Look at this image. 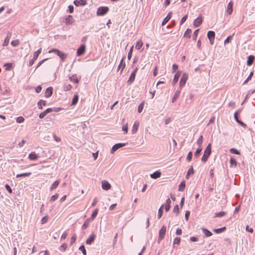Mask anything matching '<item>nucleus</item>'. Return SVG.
<instances>
[{
  "label": "nucleus",
  "instance_id": "nucleus-1",
  "mask_svg": "<svg viewBox=\"0 0 255 255\" xmlns=\"http://www.w3.org/2000/svg\"><path fill=\"white\" fill-rule=\"evenodd\" d=\"M211 153V143H209L206 147L205 150H204V155L201 158L202 161H203V162H206L207 161Z\"/></svg>",
  "mask_w": 255,
  "mask_h": 255
},
{
  "label": "nucleus",
  "instance_id": "nucleus-13",
  "mask_svg": "<svg viewBox=\"0 0 255 255\" xmlns=\"http://www.w3.org/2000/svg\"><path fill=\"white\" fill-rule=\"evenodd\" d=\"M202 22V17L201 16H198L194 22V26L195 27H199Z\"/></svg>",
  "mask_w": 255,
  "mask_h": 255
},
{
  "label": "nucleus",
  "instance_id": "nucleus-42",
  "mask_svg": "<svg viewBox=\"0 0 255 255\" xmlns=\"http://www.w3.org/2000/svg\"><path fill=\"white\" fill-rule=\"evenodd\" d=\"M230 151L232 154H236L237 155L240 154V152H239V151L234 148H231Z\"/></svg>",
  "mask_w": 255,
  "mask_h": 255
},
{
  "label": "nucleus",
  "instance_id": "nucleus-56",
  "mask_svg": "<svg viewBox=\"0 0 255 255\" xmlns=\"http://www.w3.org/2000/svg\"><path fill=\"white\" fill-rule=\"evenodd\" d=\"M24 121V119L22 117H18L16 119V122L18 123H22Z\"/></svg>",
  "mask_w": 255,
  "mask_h": 255
},
{
  "label": "nucleus",
  "instance_id": "nucleus-39",
  "mask_svg": "<svg viewBox=\"0 0 255 255\" xmlns=\"http://www.w3.org/2000/svg\"><path fill=\"white\" fill-rule=\"evenodd\" d=\"M203 135H201L197 141V144L199 145V147H201V145L203 142Z\"/></svg>",
  "mask_w": 255,
  "mask_h": 255
},
{
  "label": "nucleus",
  "instance_id": "nucleus-41",
  "mask_svg": "<svg viewBox=\"0 0 255 255\" xmlns=\"http://www.w3.org/2000/svg\"><path fill=\"white\" fill-rule=\"evenodd\" d=\"M98 209H95L91 215V217L92 220H94L95 218V217L97 216V215L98 214Z\"/></svg>",
  "mask_w": 255,
  "mask_h": 255
},
{
  "label": "nucleus",
  "instance_id": "nucleus-28",
  "mask_svg": "<svg viewBox=\"0 0 255 255\" xmlns=\"http://www.w3.org/2000/svg\"><path fill=\"white\" fill-rule=\"evenodd\" d=\"M78 99L79 96L78 94H75L72 99V105H75L77 103Z\"/></svg>",
  "mask_w": 255,
  "mask_h": 255
},
{
  "label": "nucleus",
  "instance_id": "nucleus-63",
  "mask_svg": "<svg viewBox=\"0 0 255 255\" xmlns=\"http://www.w3.org/2000/svg\"><path fill=\"white\" fill-rule=\"evenodd\" d=\"M179 206L178 205H176L174 206V208H173V211L174 212H175L177 213V215L179 213Z\"/></svg>",
  "mask_w": 255,
  "mask_h": 255
},
{
  "label": "nucleus",
  "instance_id": "nucleus-16",
  "mask_svg": "<svg viewBox=\"0 0 255 255\" xmlns=\"http://www.w3.org/2000/svg\"><path fill=\"white\" fill-rule=\"evenodd\" d=\"M139 122H138L137 121L135 122V123H134V125L132 126V129H131V133L132 134H134V133H135L136 131L137 130V129L139 127Z\"/></svg>",
  "mask_w": 255,
  "mask_h": 255
},
{
  "label": "nucleus",
  "instance_id": "nucleus-10",
  "mask_svg": "<svg viewBox=\"0 0 255 255\" xmlns=\"http://www.w3.org/2000/svg\"><path fill=\"white\" fill-rule=\"evenodd\" d=\"M96 237V235L93 233L92 235L87 239L86 243L87 245H91L95 240Z\"/></svg>",
  "mask_w": 255,
  "mask_h": 255
},
{
  "label": "nucleus",
  "instance_id": "nucleus-14",
  "mask_svg": "<svg viewBox=\"0 0 255 255\" xmlns=\"http://www.w3.org/2000/svg\"><path fill=\"white\" fill-rule=\"evenodd\" d=\"M52 88L51 87H49L47 88L45 92V97L47 98H49L52 95Z\"/></svg>",
  "mask_w": 255,
  "mask_h": 255
},
{
  "label": "nucleus",
  "instance_id": "nucleus-49",
  "mask_svg": "<svg viewBox=\"0 0 255 255\" xmlns=\"http://www.w3.org/2000/svg\"><path fill=\"white\" fill-rule=\"evenodd\" d=\"M253 75H254L253 72H251L250 73L249 76L247 78V79L244 81V84H247L248 82V81L251 79V78H252V76H253Z\"/></svg>",
  "mask_w": 255,
  "mask_h": 255
},
{
  "label": "nucleus",
  "instance_id": "nucleus-36",
  "mask_svg": "<svg viewBox=\"0 0 255 255\" xmlns=\"http://www.w3.org/2000/svg\"><path fill=\"white\" fill-rule=\"evenodd\" d=\"M31 174V172L24 173H21V174H17L16 177L17 178L21 177H26V176H28L30 175Z\"/></svg>",
  "mask_w": 255,
  "mask_h": 255
},
{
  "label": "nucleus",
  "instance_id": "nucleus-30",
  "mask_svg": "<svg viewBox=\"0 0 255 255\" xmlns=\"http://www.w3.org/2000/svg\"><path fill=\"white\" fill-rule=\"evenodd\" d=\"M194 174V170H193V166H191L190 167V168L189 169V170H188V171H187V174H186V178L187 179H188L189 178V176L190 175H192V174Z\"/></svg>",
  "mask_w": 255,
  "mask_h": 255
},
{
  "label": "nucleus",
  "instance_id": "nucleus-53",
  "mask_svg": "<svg viewBox=\"0 0 255 255\" xmlns=\"http://www.w3.org/2000/svg\"><path fill=\"white\" fill-rule=\"evenodd\" d=\"M226 214V213L225 212H219V213H217L215 214V217H223L224 216H225Z\"/></svg>",
  "mask_w": 255,
  "mask_h": 255
},
{
  "label": "nucleus",
  "instance_id": "nucleus-47",
  "mask_svg": "<svg viewBox=\"0 0 255 255\" xmlns=\"http://www.w3.org/2000/svg\"><path fill=\"white\" fill-rule=\"evenodd\" d=\"M193 156V153L191 151L188 152V155L186 157V160L187 161H190L192 159Z\"/></svg>",
  "mask_w": 255,
  "mask_h": 255
},
{
  "label": "nucleus",
  "instance_id": "nucleus-50",
  "mask_svg": "<svg viewBox=\"0 0 255 255\" xmlns=\"http://www.w3.org/2000/svg\"><path fill=\"white\" fill-rule=\"evenodd\" d=\"M4 67H5V70H10L12 66V63H6L4 65Z\"/></svg>",
  "mask_w": 255,
  "mask_h": 255
},
{
  "label": "nucleus",
  "instance_id": "nucleus-12",
  "mask_svg": "<svg viewBox=\"0 0 255 255\" xmlns=\"http://www.w3.org/2000/svg\"><path fill=\"white\" fill-rule=\"evenodd\" d=\"M53 109L52 108H48L44 112L40 114L39 117L40 119H43L48 113L52 112Z\"/></svg>",
  "mask_w": 255,
  "mask_h": 255
},
{
  "label": "nucleus",
  "instance_id": "nucleus-24",
  "mask_svg": "<svg viewBox=\"0 0 255 255\" xmlns=\"http://www.w3.org/2000/svg\"><path fill=\"white\" fill-rule=\"evenodd\" d=\"M125 58V57H124L122 59V60H121V62H120V64H119V65L118 66V70L120 68H121V67H122L121 72L123 71V70L124 69V68H125V67L126 66L125 63H124V60Z\"/></svg>",
  "mask_w": 255,
  "mask_h": 255
},
{
  "label": "nucleus",
  "instance_id": "nucleus-8",
  "mask_svg": "<svg viewBox=\"0 0 255 255\" xmlns=\"http://www.w3.org/2000/svg\"><path fill=\"white\" fill-rule=\"evenodd\" d=\"M102 188L105 190H108L111 188V185L107 180L102 181Z\"/></svg>",
  "mask_w": 255,
  "mask_h": 255
},
{
  "label": "nucleus",
  "instance_id": "nucleus-29",
  "mask_svg": "<svg viewBox=\"0 0 255 255\" xmlns=\"http://www.w3.org/2000/svg\"><path fill=\"white\" fill-rule=\"evenodd\" d=\"M89 223H90V219L88 218L86 220L84 223L82 225V229L85 230L86 229H87V228L88 227V226L89 225Z\"/></svg>",
  "mask_w": 255,
  "mask_h": 255
},
{
  "label": "nucleus",
  "instance_id": "nucleus-45",
  "mask_svg": "<svg viewBox=\"0 0 255 255\" xmlns=\"http://www.w3.org/2000/svg\"><path fill=\"white\" fill-rule=\"evenodd\" d=\"M79 250H80L82 252L83 255H86V251L84 245H81L79 247Z\"/></svg>",
  "mask_w": 255,
  "mask_h": 255
},
{
  "label": "nucleus",
  "instance_id": "nucleus-33",
  "mask_svg": "<svg viewBox=\"0 0 255 255\" xmlns=\"http://www.w3.org/2000/svg\"><path fill=\"white\" fill-rule=\"evenodd\" d=\"M69 79L71 81L74 83L77 84L79 82V80L75 75H72V76L69 77Z\"/></svg>",
  "mask_w": 255,
  "mask_h": 255
},
{
  "label": "nucleus",
  "instance_id": "nucleus-38",
  "mask_svg": "<svg viewBox=\"0 0 255 255\" xmlns=\"http://www.w3.org/2000/svg\"><path fill=\"white\" fill-rule=\"evenodd\" d=\"M225 229H226V227H224L221 228L214 229V231L217 234H219L222 232H224L225 230Z\"/></svg>",
  "mask_w": 255,
  "mask_h": 255
},
{
  "label": "nucleus",
  "instance_id": "nucleus-58",
  "mask_svg": "<svg viewBox=\"0 0 255 255\" xmlns=\"http://www.w3.org/2000/svg\"><path fill=\"white\" fill-rule=\"evenodd\" d=\"M199 30L198 29H196L194 31V32L193 33V40H196V39L197 35H198V32H199Z\"/></svg>",
  "mask_w": 255,
  "mask_h": 255
},
{
  "label": "nucleus",
  "instance_id": "nucleus-6",
  "mask_svg": "<svg viewBox=\"0 0 255 255\" xmlns=\"http://www.w3.org/2000/svg\"><path fill=\"white\" fill-rule=\"evenodd\" d=\"M215 33L213 31H209L207 33V37L211 44H213L215 39Z\"/></svg>",
  "mask_w": 255,
  "mask_h": 255
},
{
  "label": "nucleus",
  "instance_id": "nucleus-37",
  "mask_svg": "<svg viewBox=\"0 0 255 255\" xmlns=\"http://www.w3.org/2000/svg\"><path fill=\"white\" fill-rule=\"evenodd\" d=\"M202 150V147H199L197 149V150L195 151V152L194 153V156L195 157L197 158L199 156V155L200 152H201Z\"/></svg>",
  "mask_w": 255,
  "mask_h": 255
},
{
  "label": "nucleus",
  "instance_id": "nucleus-3",
  "mask_svg": "<svg viewBox=\"0 0 255 255\" xmlns=\"http://www.w3.org/2000/svg\"><path fill=\"white\" fill-rule=\"evenodd\" d=\"M109 10L107 6H100L98 8L97 10V15L98 16L104 15L106 14Z\"/></svg>",
  "mask_w": 255,
  "mask_h": 255
},
{
  "label": "nucleus",
  "instance_id": "nucleus-44",
  "mask_svg": "<svg viewBox=\"0 0 255 255\" xmlns=\"http://www.w3.org/2000/svg\"><path fill=\"white\" fill-rule=\"evenodd\" d=\"M133 48V46H132L130 48L129 51H128V60H130L131 58Z\"/></svg>",
  "mask_w": 255,
  "mask_h": 255
},
{
  "label": "nucleus",
  "instance_id": "nucleus-48",
  "mask_svg": "<svg viewBox=\"0 0 255 255\" xmlns=\"http://www.w3.org/2000/svg\"><path fill=\"white\" fill-rule=\"evenodd\" d=\"M143 105H144V103L143 102L141 104H140L138 106V109H137V111L139 113H141V112L142 111L143 108Z\"/></svg>",
  "mask_w": 255,
  "mask_h": 255
},
{
  "label": "nucleus",
  "instance_id": "nucleus-61",
  "mask_svg": "<svg viewBox=\"0 0 255 255\" xmlns=\"http://www.w3.org/2000/svg\"><path fill=\"white\" fill-rule=\"evenodd\" d=\"M188 17L187 15L184 16L182 18L180 22V24L182 25L187 19Z\"/></svg>",
  "mask_w": 255,
  "mask_h": 255
},
{
  "label": "nucleus",
  "instance_id": "nucleus-2",
  "mask_svg": "<svg viewBox=\"0 0 255 255\" xmlns=\"http://www.w3.org/2000/svg\"><path fill=\"white\" fill-rule=\"evenodd\" d=\"M49 53H54L56 54H57L58 56H59L60 58L61 59L62 61H64L65 59L66 58L67 55L62 53L61 51L57 49H52L49 51Z\"/></svg>",
  "mask_w": 255,
  "mask_h": 255
},
{
  "label": "nucleus",
  "instance_id": "nucleus-7",
  "mask_svg": "<svg viewBox=\"0 0 255 255\" xmlns=\"http://www.w3.org/2000/svg\"><path fill=\"white\" fill-rule=\"evenodd\" d=\"M126 145L125 143H119L115 144L111 149V153H114L116 151H117L118 149Z\"/></svg>",
  "mask_w": 255,
  "mask_h": 255
},
{
  "label": "nucleus",
  "instance_id": "nucleus-59",
  "mask_svg": "<svg viewBox=\"0 0 255 255\" xmlns=\"http://www.w3.org/2000/svg\"><path fill=\"white\" fill-rule=\"evenodd\" d=\"M122 130H123L124 131H125L126 133H127V132H128V124H126L124 125L123 126Z\"/></svg>",
  "mask_w": 255,
  "mask_h": 255
},
{
  "label": "nucleus",
  "instance_id": "nucleus-25",
  "mask_svg": "<svg viewBox=\"0 0 255 255\" xmlns=\"http://www.w3.org/2000/svg\"><path fill=\"white\" fill-rule=\"evenodd\" d=\"M180 94V90H177L175 92V93L174 94V96H173V97L172 98V103H174L176 101V100H177L178 97L179 96Z\"/></svg>",
  "mask_w": 255,
  "mask_h": 255
},
{
  "label": "nucleus",
  "instance_id": "nucleus-55",
  "mask_svg": "<svg viewBox=\"0 0 255 255\" xmlns=\"http://www.w3.org/2000/svg\"><path fill=\"white\" fill-rule=\"evenodd\" d=\"M9 39H10V38L7 36L5 38V39L4 40V42L3 43V46H7L8 45V42L9 41Z\"/></svg>",
  "mask_w": 255,
  "mask_h": 255
},
{
  "label": "nucleus",
  "instance_id": "nucleus-62",
  "mask_svg": "<svg viewBox=\"0 0 255 255\" xmlns=\"http://www.w3.org/2000/svg\"><path fill=\"white\" fill-rule=\"evenodd\" d=\"M47 220H48V217L47 216L43 217L42 218L41 221V224H45L47 221Z\"/></svg>",
  "mask_w": 255,
  "mask_h": 255
},
{
  "label": "nucleus",
  "instance_id": "nucleus-26",
  "mask_svg": "<svg viewBox=\"0 0 255 255\" xmlns=\"http://www.w3.org/2000/svg\"><path fill=\"white\" fill-rule=\"evenodd\" d=\"M202 231L206 237H209L212 235V233L207 229L202 228Z\"/></svg>",
  "mask_w": 255,
  "mask_h": 255
},
{
  "label": "nucleus",
  "instance_id": "nucleus-32",
  "mask_svg": "<svg viewBox=\"0 0 255 255\" xmlns=\"http://www.w3.org/2000/svg\"><path fill=\"white\" fill-rule=\"evenodd\" d=\"M41 103H42L43 106H46V101L42 100H40L37 104L38 108L39 109H42V107L41 106Z\"/></svg>",
  "mask_w": 255,
  "mask_h": 255
},
{
  "label": "nucleus",
  "instance_id": "nucleus-11",
  "mask_svg": "<svg viewBox=\"0 0 255 255\" xmlns=\"http://www.w3.org/2000/svg\"><path fill=\"white\" fill-rule=\"evenodd\" d=\"M87 3L86 0H75L74 1V4L77 6H84Z\"/></svg>",
  "mask_w": 255,
  "mask_h": 255
},
{
  "label": "nucleus",
  "instance_id": "nucleus-22",
  "mask_svg": "<svg viewBox=\"0 0 255 255\" xmlns=\"http://www.w3.org/2000/svg\"><path fill=\"white\" fill-rule=\"evenodd\" d=\"M73 22V18L72 15H68L65 19V22L66 24H72Z\"/></svg>",
  "mask_w": 255,
  "mask_h": 255
},
{
  "label": "nucleus",
  "instance_id": "nucleus-5",
  "mask_svg": "<svg viewBox=\"0 0 255 255\" xmlns=\"http://www.w3.org/2000/svg\"><path fill=\"white\" fill-rule=\"evenodd\" d=\"M166 230V229L165 226H163L161 227V228L160 229V230H159V237H158V241H160L164 238V236L165 235Z\"/></svg>",
  "mask_w": 255,
  "mask_h": 255
},
{
  "label": "nucleus",
  "instance_id": "nucleus-18",
  "mask_svg": "<svg viewBox=\"0 0 255 255\" xmlns=\"http://www.w3.org/2000/svg\"><path fill=\"white\" fill-rule=\"evenodd\" d=\"M150 177L153 179H156L161 176V172L159 171H156L150 174Z\"/></svg>",
  "mask_w": 255,
  "mask_h": 255
},
{
  "label": "nucleus",
  "instance_id": "nucleus-46",
  "mask_svg": "<svg viewBox=\"0 0 255 255\" xmlns=\"http://www.w3.org/2000/svg\"><path fill=\"white\" fill-rule=\"evenodd\" d=\"M67 247V245L64 243L59 247V250L61 252H64L66 250Z\"/></svg>",
  "mask_w": 255,
  "mask_h": 255
},
{
  "label": "nucleus",
  "instance_id": "nucleus-52",
  "mask_svg": "<svg viewBox=\"0 0 255 255\" xmlns=\"http://www.w3.org/2000/svg\"><path fill=\"white\" fill-rule=\"evenodd\" d=\"M180 241H181L180 238L176 237L174 240L173 244L174 245H175V244L179 245V244L180 243Z\"/></svg>",
  "mask_w": 255,
  "mask_h": 255
},
{
  "label": "nucleus",
  "instance_id": "nucleus-31",
  "mask_svg": "<svg viewBox=\"0 0 255 255\" xmlns=\"http://www.w3.org/2000/svg\"><path fill=\"white\" fill-rule=\"evenodd\" d=\"M41 51H42L41 48H40L36 51H35L33 54V57L34 58V59H37V58H38V57L39 56V54L41 53Z\"/></svg>",
  "mask_w": 255,
  "mask_h": 255
},
{
  "label": "nucleus",
  "instance_id": "nucleus-19",
  "mask_svg": "<svg viewBox=\"0 0 255 255\" xmlns=\"http://www.w3.org/2000/svg\"><path fill=\"white\" fill-rule=\"evenodd\" d=\"M233 3L232 1H230L228 4L227 12L229 14H231L233 12Z\"/></svg>",
  "mask_w": 255,
  "mask_h": 255
},
{
  "label": "nucleus",
  "instance_id": "nucleus-20",
  "mask_svg": "<svg viewBox=\"0 0 255 255\" xmlns=\"http://www.w3.org/2000/svg\"><path fill=\"white\" fill-rule=\"evenodd\" d=\"M135 75L136 74H134V73L131 72L130 77L127 82L128 85L131 84L134 81L135 79Z\"/></svg>",
  "mask_w": 255,
  "mask_h": 255
},
{
  "label": "nucleus",
  "instance_id": "nucleus-60",
  "mask_svg": "<svg viewBox=\"0 0 255 255\" xmlns=\"http://www.w3.org/2000/svg\"><path fill=\"white\" fill-rule=\"evenodd\" d=\"M76 239H77V236L76 235H74L72 237H71V241H70V244H73V243H74L76 240Z\"/></svg>",
  "mask_w": 255,
  "mask_h": 255
},
{
  "label": "nucleus",
  "instance_id": "nucleus-40",
  "mask_svg": "<svg viewBox=\"0 0 255 255\" xmlns=\"http://www.w3.org/2000/svg\"><path fill=\"white\" fill-rule=\"evenodd\" d=\"M143 45L142 42L140 40L137 42L136 44L135 45V49L137 50H139L142 47Z\"/></svg>",
  "mask_w": 255,
  "mask_h": 255
},
{
  "label": "nucleus",
  "instance_id": "nucleus-64",
  "mask_svg": "<svg viewBox=\"0 0 255 255\" xmlns=\"http://www.w3.org/2000/svg\"><path fill=\"white\" fill-rule=\"evenodd\" d=\"M190 214V212L189 211H186L185 214V218L186 221H188L189 219V217Z\"/></svg>",
  "mask_w": 255,
  "mask_h": 255
},
{
  "label": "nucleus",
  "instance_id": "nucleus-15",
  "mask_svg": "<svg viewBox=\"0 0 255 255\" xmlns=\"http://www.w3.org/2000/svg\"><path fill=\"white\" fill-rule=\"evenodd\" d=\"M255 60V56L253 55H251L248 56L247 64L248 66H251L253 64Z\"/></svg>",
  "mask_w": 255,
  "mask_h": 255
},
{
  "label": "nucleus",
  "instance_id": "nucleus-9",
  "mask_svg": "<svg viewBox=\"0 0 255 255\" xmlns=\"http://www.w3.org/2000/svg\"><path fill=\"white\" fill-rule=\"evenodd\" d=\"M86 46L84 44H82L80 47L77 49V56H81L82 55L85 51Z\"/></svg>",
  "mask_w": 255,
  "mask_h": 255
},
{
  "label": "nucleus",
  "instance_id": "nucleus-4",
  "mask_svg": "<svg viewBox=\"0 0 255 255\" xmlns=\"http://www.w3.org/2000/svg\"><path fill=\"white\" fill-rule=\"evenodd\" d=\"M188 78V74L186 73H184L182 76L179 83V86L180 89H182L185 86Z\"/></svg>",
  "mask_w": 255,
  "mask_h": 255
},
{
  "label": "nucleus",
  "instance_id": "nucleus-23",
  "mask_svg": "<svg viewBox=\"0 0 255 255\" xmlns=\"http://www.w3.org/2000/svg\"><path fill=\"white\" fill-rule=\"evenodd\" d=\"M171 17V12H169L168 14L164 18L162 22V25H165L167 22L169 20Z\"/></svg>",
  "mask_w": 255,
  "mask_h": 255
},
{
  "label": "nucleus",
  "instance_id": "nucleus-57",
  "mask_svg": "<svg viewBox=\"0 0 255 255\" xmlns=\"http://www.w3.org/2000/svg\"><path fill=\"white\" fill-rule=\"evenodd\" d=\"M230 163L231 165H234L235 166H237V164L236 160L233 158H231L230 160Z\"/></svg>",
  "mask_w": 255,
  "mask_h": 255
},
{
  "label": "nucleus",
  "instance_id": "nucleus-21",
  "mask_svg": "<svg viewBox=\"0 0 255 255\" xmlns=\"http://www.w3.org/2000/svg\"><path fill=\"white\" fill-rule=\"evenodd\" d=\"M28 158L31 160H35L37 159L38 156L34 152H32L29 154Z\"/></svg>",
  "mask_w": 255,
  "mask_h": 255
},
{
  "label": "nucleus",
  "instance_id": "nucleus-51",
  "mask_svg": "<svg viewBox=\"0 0 255 255\" xmlns=\"http://www.w3.org/2000/svg\"><path fill=\"white\" fill-rule=\"evenodd\" d=\"M162 208H163V205L158 210V216H157L158 219H160L162 217V213H163Z\"/></svg>",
  "mask_w": 255,
  "mask_h": 255
},
{
  "label": "nucleus",
  "instance_id": "nucleus-54",
  "mask_svg": "<svg viewBox=\"0 0 255 255\" xmlns=\"http://www.w3.org/2000/svg\"><path fill=\"white\" fill-rule=\"evenodd\" d=\"M19 44L18 40H13L11 42V45L13 46H17Z\"/></svg>",
  "mask_w": 255,
  "mask_h": 255
},
{
  "label": "nucleus",
  "instance_id": "nucleus-35",
  "mask_svg": "<svg viewBox=\"0 0 255 255\" xmlns=\"http://www.w3.org/2000/svg\"><path fill=\"white\" fill-rule=\"evenodd\" d=\"M191 32H192L191 29H190L189 28H187L184 33V36L190 38L191 36Z\"/></svg>",
  "mask_w": 255,
  "mask_h": 255
},
{
  "label": "nucleus",
  "instance_id": "nucleus-34",
  "mask_svg": "<svg viewBox=\"0 0 255 255\" xmlns=\"http://www.w3.org/2000/svg\"><path fill=\"white\" fill-rule=\"evenodd\" d=\"M60 181L59 180H56L51 185L50 190H52L55 189L59 185Z\"/></svg>",
  "mask_w": 255,
  "mask_h": 255
},
{
  "label": "nucleus",
  "instance_id": "nucleus-43",
  "mask_svg": "<svg viewBox=\"0 0 255 255\" xmlns=\"http://www.w3.org/2000/svg\"><path fill=\"white\" fill-rule=\"evenodd\" d=\"M58 196L59 195L58 194H55V195H52L50 199V201L51 202L55 201L56 199H57Z\"/></svg>",
  "mask_w": 255,
  "mask_h": 255
},
{
  "label": "nucleus",
  "instance_id": "nucleus-17",
  "mask_svg": "<svg viewBox=\"0 0 255 255\" xmlns=\"http://www.w3.org/2000/svg\"><path fill=\"white\" fill-rule=\"evenodd\" d=\"M181 72L180 71H177V72L174 75V79L173 80V84H175L178 81V79L180 76Z\"/></svg>",
  "mask_w": 255,
  "mask_h": 255
},
{
  "label": "nucleus",
  "instance_id": "nucleus-27",
  "mask_svg": "<svg viewBox=\"0 0 255 255\" xmlns=\"http://www.w3.org/2000/svg\"><path fill=\"white\" fill-rule=\"evenodd\" d=\"M185 188V181H182L180 183V184L179 186L178 191H183L184 190Z\"/></svg>",
  "mask_w": 255,
  "mask_h": 255
}]
</instances>
